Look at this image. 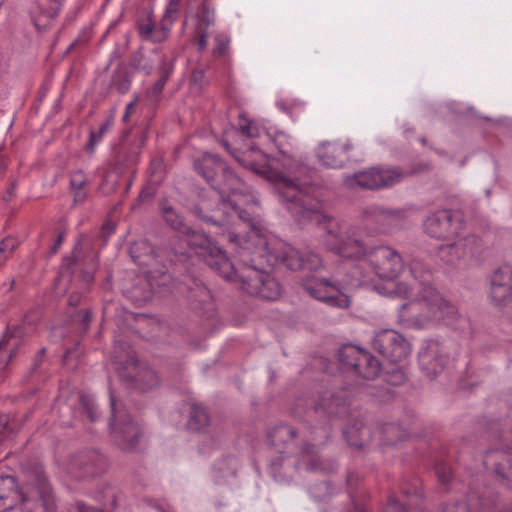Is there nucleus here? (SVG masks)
Masks as SVG:
<instances>
[{
    "label": "nucleus",
    "instance_id": "nucleus-1",
    "mask_svg": "<svg viewBox=\"0 0 512 512\" xmlns=\"http://www.w3.org/2000/svg\"><path fill=\"white\" fill-rule=\"evenodd\" d=\"M278 149L281 154L279 161L287 174H275V187L292 215L298 221L307 219L321 226L326 232L325 244L330 251L344 258L359 260L361 267L369 266L380 279L398 277L404 268L401 255L389 246H377L367 251L365 244L354 238L346 225L321 214L316 170L296 160L282 146Z\"/></svg>",
    "mask_w": 512,
    "mask_h": 512
},
{
    "label": "nucleus",
    "instance_id": "nucleus-2",
    "mask_svg": "<svg viewBox=\"0 0 512 512\" xmlns=\"http://www.w3.org/2000/svg\"><path fill=\"white\" fill-rule=\"evenodd\" d=\"M193 167L220 194L216 207L209 200L202 199L194 206V215L221 227L229 223L232 214H236L250 228V233L260 238L263 225L256 212L259 203L242 178L216 154H202L194 160Z\"/></svg>",
    "mask_w": 512,
    "mask_h": 512
},
{
    "label": "nucleus",
    "instance_id": "nucleus-3",
    "mask_svg": "<svg viewBox=\"0 0 512 512\" xmlns=\"http://www.w3.org/2000/svg\"><path fill=\"white\" fill-rule=\"evenodd\" d=\"M20 506L21 512H55V500L47 477L36 470L22 488L15 477L0 475V512Z\"/></svg>",
    "mask_w": 512,
    "mask_h": 512
},
{
    "label": "nucleus",
    "instance_id": "nucleus-4",
    "mask_svg": "<svg viewBox=\"0 0 512 512\" xmlns=\"http://www.w3.org/2000/svg\"><path fill=\"white\" fill-rule=\"evenodd\" d=\"M429 170L426 163H414L407 168L401 167H371L366 170L355 172L346 180L347 185L356 184L360 188L368 190H379L392 187L406 177L419 174Z\"/></svg>",
    "mask_w": 512,
    "mask_h": 512
},
{
    "label": "nucleus",
    "instance_id": "nucleus-5",
    "mask_svg": "<svg viewBox=\"0 0 512 512\" xmlns=\"http://www.w3.org/2000/svg\"><path fill=\"white\" fill-rule=\"evenodd\" d=\"M111 418L109 422L111 437L115 445L125 452H136L143 437L142 427L135 422L126 407L116 399L109 389Z\"/></svg>",
    "mask_w": 512,
    "mask_h": 512
},
{
    "label": "nucleus",
    "instance_id": "nucleus-6",
    "mask_svg": "<svg viewBox=\"0 0 512 512\" xmlns=\"http://www.w3.org/2000/svg\"><path fill=\"white\" fill-rule=\"evenodd\" d=\"M401 309H408L417 315V321H444L452 323L458 318V310L433 287L425 286L420 291L418 299L405 303Z\"/></svg>",
    "mask_w": 512,
    "mask_h": 512
},
{
    "label": "nucleus",
    "instance_id": "nucleus-7",
    "mask_svg": "<svg viewBox=\"0 0 512 512\" xmlns=\"http://www.w3.org/2000/svg\"><path fill=\"white\" fill-rule=\"evenodd\" d=\"M187 247L197 257L202 258L206 265L217 272L223 279L232 278L234 265L225 252L215 245L211 238L203 232L186 226L181 232Z\"/></svg>",
    "mask_w": 512,
    "mask_h": 512
},
{
    "label": "nucleus",
    "instance_id": "nucleus-8",
    "mask_svg": "<svg viewBox=\"0 0 512 512\" xmlns=\"http://www.w3.org/2000/svg\"><path fill=\"white\" fill-rule=\"evenodd\" d=\"M423 229L427 236L436 240L454 241L465 229L464 215L460 210H435L424 219Z\"/></svg>",
    "mask_w": 512,
    "mask_h": 512
},
{
    "label": "nucleus",
    "instance_id": "nucleus-9",
    "mask_svg": "<svg viewBox=\"0 0 512 512\" xmlns=\"http://www.w3.org/2000/svg\"><path fill=\"white\" fill-rule=\"evenodd\" d=\"M114 364L119 376L129 385L140 391H148L159 385L157 373L143 363H139L133 351H129L123 360L115 349Z\"/></svg>",
    "mask_w": 512,
    "mask_h": 512
},
{
    "label": "nucleus",
    "instance_id": "nucleus-10",
    "mask_svg": "<svg viewBox=\"0 0 512 512\" xmlns=\"http://www.w3.org/2000/svg\"><path fill=\"white\" fill-rule=\"evenodd\" d=\"M342 369L363 379H374L381 370L380 361L368 350L353 344H345L338 351Z\"/></svg>",
    "mask_w": 512,
    "mask_h": 512
},
{
    "label": "nucleus",
    "instance_id": "nucleus-11",
    "mask_svg": "<svg viewBox=\"0 0 512 512\" xmlns=\"http://www.w3.org/2000/svg\"><path fill=\"white\" fill-rule=\"evenodd\" d=\"M487 298L498 310H512V266L504 264L487 278Z\"/></svg>",
    "mask_w": 512,
    "mask_h": 512
},
{
    "label": "nucleus",
    "instance_id": "nucleus-12",
    "mask_svg": "<svg viewBox=\"0 0 512 512\" xmlns=\"http://www.w3.org/2000/svg\"><path fill=\"white\" fill-rule=\"evenodd\" d=\"M365 226L375 233L386 234L401 228L406 222L404 209H386L378 205H369L361 212Z\"/></svg>",
    "mask_w": 512,
    "mask_h": 512
},
{
    "label": "nucleus",
    "instance_id": "nucleus-13",
    "mask_svg": "<svg viewBox=\"0 0 512 512\" xmlns=\"http://www.w3.org/2000/svg\"><path fill=\"white\" fill-rule=\"evenodd\" d=\"M302 287L311 297L330 307L346 309L350 306V298L341 291L338 284L326 278H308L302 282Z\"/></svg>",
    "mask_w": 512,
    "mask_h": 512
},
{
    "label": "nucleus",
    "instance_id": "nucleus-14",
    "mask_svg": "<svg viewBox=\"0 0 512 512\" xmlns=\"http://www.w3.org/2000/svg\"><path fill=\"white\" fill-rule=\"evenodd\" d=\"M373 348L391 363L405 360L411 352L408 341L392 329L377 332L373 339Z\"/></svg>",
    "mask_w": 512,
    "mask_h": 512
},
{
    "label": "nucleus",
    "instance_id": "nucleus-15",
    "mask_svg": "<svg viewBox=\"0 0 512 512\" xmlns=\"http://www.w3.org/2000/svg\"><path fill=\"white\" fill-rule=\"evenodd\" d=\"M107 459L98 451H82L74 455L69 463V472L76 479H85L103 474Z\"/></svg>",
    "mask_w": 512,
    "mask_h": 512
},
{
    "label": "nucleus",
    "instance_id": "nucleus-16",
    "mask_svg": "<svg viewBox=\"0 0 512 512\" xmlns=\"http://www.w3.org/2000/svg\"><path fill=\"white\" fill-rule=\"evenodd\" d=\"M28 335V328L25 325L7 326L0 339V370L5 369L9 362L20 353Z\"/></svg>",
    "mask_w": 512,
    "mask_h": 512
},
{
    "label": "nucleus",
    "instance_id": "nucleus-17",
    "mask_svg": "<svg viewBox=\"0 0 512 512\" xmlns=\"http://www.w3.org/2000/svg\"><path fill=\"white\" fill-rule=\"evenodd\" d=\"M247 280H254L255 285L248 288V294L264 300H276L281 295V285L270 274L259 269H250L245 274Z\"/></svg>",
    "mask_w": 512,
    "mask_h": 512
},
{
    "label": "nucleus",
    "instance_id": "nucleus-18",
    "mask_svg": "<svg viewBox=\"0 0 512 512\" xmlns=\"http://www.w3.org/2000/svg\"><path fill=\"white\" fill-rule=\"evenodd\" d=\"M351 149L348 141H327L318 147L317 157L326 167L337 169L349 160Z\"/></svg>",
    "mask_w": 512,
    "mask_h": 512
},
{
    "label": "nucleus",
    "instance_id": "nucleus-19",
    "mask_svg": "<svg viewBox=\"0 0 512 512\" xmlns=\"http://www.w3.org/2000/svg\"><path fill=\"white\" fill-rule=\"evenodd\" d=\"M142 145V142L122 140L112 150V168L118 173H123L134 167L139 160Z\"/></svg>",
    "mask_w": 512,
    "mask_h": 512
},
{
    "label": "nucleus",
    "instance_id": "nucleus-20",
    "mask_svg": "<svg viewBox=\"0 0 512 512\" xmlns=\"http://www.w3.org/2000/svg\"><path fill=\"white\" fill-rule=\"evenodd\" d=\"M331 428L328 425L322 427H315L307 440L303 441L299 456L305 460L311 458V461L307 464V469L317 470L318 464L314 457L317 455L319 449L327 443L330 438Z\"/></svg>",
    "mask_w": 512,
    "mask_h": 512
},
{
    "label": "nucleus",
    "instance_id": "nucleus-21",
    "mask_svg": "<svg viewBox=\"0 0 512 512\" xmlns=\"http://www.w3.org/2000/svg\"><path fill=\"white\" fill-rule=\"evenodd\" d=\"M64 0H36L34 24L38 31H46L58 16Z\"/></svg>",
    "mask_w": 512,
    "mask_h": 512
},
{
    "label": "nucleus",
    "instance_id": "nucleus-22",
    "mask_svg": "<svg viewBox=\"0 0 512 512\" xmlns=\"http://www.w3.org/2000/svg\"><path fill=\"white\" fill-rule=\"evenodd\" d=\"M297 431L289 425H278L268 433V441L279 453L283 454L293 444Z\"/></svg>",
    "mask_w": 512,
    "mask_h": 512
},
{
    "label": "nucleus",
    "instance_id": "nucleus-23",
    "mask_svg": "<svg viewBox=\"0 0 512 512\" xmlns=\"http://www.w3.org/2000/svg\"><path fill=\"white\" fill-rule=\"evenodd\" d=\"M69 191L73 197L74 205H81L86 201L88 196V177L82 169L70 172Z\"/></svg>",
    "mask_w": 512,
    "mask_h": 512
},
{
    "label": "nucleus",
    "instance_id": "nucleus-24",
    "mask_svg": "<svg viewBox=\"0 0 512 512\" xmlns=\"http://www.w3.org/2000/svg\"><path fill=\"white\" fill-rule=\"evenodd\" d=\"M383 445H395L408 438V433L397 423H386L374 432Z\"/></svg>",
    "mask_w": 512,
    "mask_h": 512
},
{
    "label": "nucleus",
    "instance_id": "nucleus-25",
    "mask_svg": "<svg viewBox=\"0 0 512 512\" xmlns=\"http://www.w3.org/2000/svg\"><path fill=\"white\" fill-rule=\"evenodd\" d=\"M303 251H299L291 246L282 245L281 251L274 255V264H283L292 271L302 270Z\"/></svg>",
    "mask_w": 512,
    "mask_h": 512
},
{
    "label": "nucleus",
    "instance_id": "nucleus-26",
    "mask_svg": "<svg viewBox=\"0 0 512 512\" xmlns=\"http://www.w3.org/2000/svg\"><path fill=\"white\" fill-rule=\"evenodd\" d=\"M244 155L245 158H240L238 156H235V158L245 167L257 173H265L267 171L269 165L266 154L256 150L254 147H251L249 151L244 153Z\"/></svg>",
    "mask_w": 512,
    "mask_h": 512
},
{
    "label": "nucleus",
    "instance_id": "nucleus-27",
    "mask_svg": "<svg viewBox=\"0 0 512 512\" xmlns=\"http://www.w3.org/2000/svg\"><path fill=\"white\" fill-rule=\"evenodd\" d=\"M210 424V417L205 408L192 404L189 411L187 428L193 432H203Z\"/></svg>",
    "mask_w": 512,
    "mask_h": 512
},
{
    "label": "nucleus",
    "instance_id": "nucleus-28",
    "mask_svg": "<svg viewBox=\"0 0 512 512\" xmlns=\"http://www.w3.org/2000/svg\"><path fill=\"white\" fill-rule=\"evenodd\" d=\"M434 354L431 348L419 353V364L429 375H436L441 372L447 362L446 356L434 357Z\"/></svg>",
    "mask_w": 512,
    "mask_h": 512
},
{
    "label": "nucleus",
    "instance_id": "nucleus-29",
    "mask_svg": "<svg viewBox=\"0 0 512 512\" xmlns=\"http://www.w3.org/2000/svg\"><path fill=\"white\" fill-rule=\"evenodd\" d=\"M129 252L133 261L140 266L148 265L155 258L153 247L145 240L131 244Z\"/></svg>",
    "mask_w": 512,
    "mask_h": 512
},
{
    "label": "nucleus",
    "instance_id": "nucleus-30",
    "mask_svg": "<svg viewBox=\"0 0 512 512\" xmlns=\"http://www.w3.org/2000/svg\"><path fill=\"white\" fill-rule=\"evenodd\" d=\"M222 236L227 239V241L233 246L234 250L240 255L243 256L246 252L253 253V239L252 236L248 238L241 236L238 231L228 230L224 231Z\"/></svg>",
    "mask_w": 512,
    "mask_h": 512
},
{
    "label": "nucleus",
    "instance_id": "nucleus-31",
    "mask_svg": "<svg viewBox=\"0 0 512 512\" xmlns=\"http://www.w3.org/2000/svg\"><path fill=\"white\" fill-rule=\"evenodd\" d=\"M188 286L187 298L191 303L204 304L211 299V293L201 280L190 278L186 283Z\"/></svg>",
    "mask_w": 512,
    "mask_h": 512
},
{
    "label": "nucleus",
    "instance_id": "nucleus-32",
    "mask_svg": "<svg viewBox=\"0 0 512 512\" xmlns=\"http://www.w3.org/2000/svg\"><path fill=\"white\" fill-rule=\"evenodd\" d=\"M161 216L164 221L175 231L182 232L186 225L183 222V217L177 212V210L170 205L167 200H163L160 203Z\"/></svg>",
    "mask_w": 512,
    "mask_h": 512
},
{
    "label": "nucleus",
    "instance_id": "nucleus-33",
    "mask_svg": "<svg viewBox=\"0 0 512 512\" xmlns=\"http://www.w3.org/2000/svg\"><path fill=\"white\" fill-rule=\"evenodd\" d=\"M132 74L124 64H119L115 69L112 79L111 86H113L120 94L127 93L131 88Z\"/></svg>",
    "mask_w": 512,
    "mask_h": 512
},
{
    "label": "nucleus",
    "instance_id": "nucleus-34",
    "mask_svg": "<svg viewBox=\"0 0 512 512\" xmlns=\"http://www.w3.org/2000/svg\"><path fill=\"white\" fill-rule=\"evenodd\" d=\"M181 3H182V0H169L168 1L165 11H164V14L161 19V22H160L161 30L164 32L165 35L170 31L173 23L177 20V16L180 11Z\"/></svg>",
    "mask_w": 512,
    "mask_h": 512
},
{
    "label": "nucleus",
    "instance_id": "nucleus-35",
    "mask_svg": "<svg viewBox=\"0 0 512 512\" xmlns=\"http://www.w3.org/2000/svg\"><path fill=\"white\" fill-rule=\"evenodd\" d=\"M157 56L151 53V55H145L141 50L135 51L130 59V65L136 70L151 74L154 69V62Z\"/></svg>",
    "mask_w": 512,
    "mask_h": 512
},
{
    "label": "nucleus",
    "instance_id": "nucleus-36",
    "mask_svg": "<svg viewBox=\"0 0 512 512\" xmlns=\"http://www.w3.org/2000/svg\"><path fill=\"white\" fill-rule=\"evenodd\" d=\"M338 399L332 393H326L314 406L315 413L331 416L337 414Z\"/></svg>",
    "mask_w": 512,
    "mask_h": 512
},
{
    "label": "nucleus",
    "instance_id": "nucleus-37",
    "mask_svg": "<svg viewBox=\"0 0 512 512\" xmlns=\"http://www.w3.org/2000/svg\"><path fill=\"white\" fill-rule=\"evenodd\" d=\"M237 125L243 136L248 138H257L261 136V128H259L253 120H250L245 113L239 114Z\"/></svg>",
    "mask_w": 512,
    "mask_h": 512
},
{
    "label": "nucleus",
    "instance_id": "nucleus-38",
    "mask_svg": "<svg viewBox=\"0 0 512 512\" xmlns=\"http://www.w3.org/2000/svg\"><path fill=\"white\" fill-rule=\"evenodd\" d=\"M114 123V116L111 115L100 125L98 131H91L89 135V142L87 149L90 153H93L95 146L101 141L102 137L110 130Z\"/></svg>",
    "mask_w": 512,
    "mask_h": 512
},
{
    "label": "nucleus",
    "instance_id": "nucleus-39",
    "mask_svg": "<svg viewBox=\"0 0 512 512\" xmlns=\"http://www.w3.org/2000/svg\"><path fill=\"white\" fill-rule=\"evenodd\" d=\"M79 403L91 422H95L99 419L100 412L91 395L81 393L79 395Z\"/></svg>",
    "mask_w": 512,
    "mask_h": 512
},
{
    "label": "nucleus",
    "instance_id": "nucleus-40",
    "mask_svg": "<svg viewBox=\"0 0 512 512\" xmlns=\"http://www.w3.org/2000/svg\"><path fill=\"white\" fill-rule=\"evenodd\" d=\"M153 54L157 56V60L160 61V65L158 68L159 78L157 80L162 81L164 84H166L173 73L174 63L172 60L158 53L156 50H153Z\"/></svg>",
    "mask_w": 512,
    "mask_h": 512
},
{
    "label": "nucleus",
    "instance_id": "nucleus-41",
    "mask_svg": "<svg viewBox=\"0 0 512 512\" xmlns=\"http://www.w3.org/2000/svg\"><path fill=\"white\" fill-rule=\"evenodd\" d=\"M230 50V38L226 34L215 35V47L212 54L217 59H227Z\"/></svg>",
    "mask_w": 512,
    "mask_h": 512
},
{
    "label": "nucleus",
    "instance_id": "nucleus-42",
    "mask_svg": "<svg viewBox=\"0 0 512 512\" xmlns=\"http://www.w3.org/2000/svg\"><path fill=\"white\" fill-rule=\"evenodd\" d=\"M18 244V241L13 237H6L0 241V268H2L13 255Z\"/></svg>",
    "mask_w": 512,
    "mask_h": 512
},
{
    "label": "nucleus",
    "instance_id": "nucleus-43",
    "mask_svg": "<svg viewBox=\"0 0 512 512\" xmlns=\"http://www.w3.org/2000/svg\"><path fill=\"white\" fill-rule=\"evenodd\" d=\"M250 269H256V268L254 266H252V265H246V264L242 268H240V269H235L234 268V273L232 275V278H229V279H226V280L227 281H231V282L238 281L240 283V288L244 292H246L248 294V288L251 285H255L254 280H250V279L247 280L246 277H245V274Z\"/></svg>",
    "mask_w": 512,
    "mask_h": 512
},
{
    "label": "nucleus",
    "instance_id": "nucleus-44",
    "mask_svg": "<svg viewBox=\"0 0 512 512\" xmlns=\"http://www.w3.org/2000/svg\"><path fill=\"white\" fill-rule=\"evenodd\" d=\"M369 432L370 429L365 426H362L360 429H356L355 427H349L344 430V436L349 446L360 449L364 447V442L362 439H355L356 434L359 433L363 437L364 434H367Z\"/></svg>",
    "mask_w": 512,
    "mask_h": 512
},
{
    "label": "nucleus",
    "instance_id": "nucleus-45",
    "mask_svg": "<svg viewBox=\"0 0 512 512\" xmlns=\"http://www.w3.org/2000/svg\"><path fill=\"white\" fill-rule=\"evenodd\" d=\"M303 260V268L304 270L308 271H317L320 269L323 265L322 258L319 256V254L314 253L310 250H304L302 255Z\"/></svg>",
    "mask_w": 512,
    "mask_h": 512
},
{
    "label": "nucleus",
    "instance_id": "nucleus-46",
    "mask_svg": "<svg viewBox=\"0 0 512 512\" xmlns=\"http://www.w3.org/2000/svg\"><path fill=\"white\" fill-rule=\"evenodd\" d=\"M20 427L6 414L0 413V437H7L18 433Z\"/></svg>",
    "mask_w": 512,
    "mask_h": 512
},
{
    "label": "nucleus",
    "instance_id": "nucleus-47",
    "mask_svg": "<svg viewBox=\"0 0 512 512\" xmlns=\"http://www.w3.org/2000/svg\"><path fill=\"white\" fill-rule=\"evenodd\" d=\"M154 24L148 19L146 22L140 23L138 25L139 35L145 40H152L154 42L160 41V38H157L154 34Z\"/></svg>",
    "mask_w": 512,
    "mask_h": 512
},
{
    "label": "nucleus",
    "instance_id": "nucleus-48",
    "mask_svg": "<svg viewBox=\"0 0 512 512\" xmlns=\"http://www.w3.org/2000/svg\"><path fill=\"white\" fill-rule=\"evenodd\" d=\"M435 473L442 484L450 482L452 477V469L446 463H438L435 467Z\"/></svg>",
    "mask_w": 512,
    "mask_h": 512
},
{
    "label": "nucleus",
    "instance_id": "nucleus-49",
    "mask_svg": "<svg viewBox=\"0 0 512 512\" xmlns=\"http://www.w3.org/2000/svg\"><path fill=\"white\" fill-rule=\"evenodd\" d=\"M165 86L166 84H164L162 81L156 80L155 83L147 89V97L152 101H159Z\"/></svg>",
    "mask_w": 512,
    "mask_h": 512
},
{
    "label": "nucleus",
    "instance_id": "nucleus-50",
    "mask_svg": "<svg viewBox=\"0 0 512 512\" xmlns=\"http://www.w3.org/2000/svg\"><path fill=\"white\" fill-rule=\"evenodd\" d=\"M191 83L199 88H203L206 85L205 69L202 67H196L192 70Z\"/></svg>",
    "mask_w": 512,
    "mask_h": 512
},
{
    "label": "nucleus",
    "instance_id": "nucleus-51",
    "mask_svg": "<svg viewBox=\"0 0 512 512\" xmlns=\"http://www.w3.org/2000/svg\"><path fill=\"white\" fill-rule=\"evenodd\" d=\"M494 471L496 474L502 476L505 479H512V466L511 461L509 459L505 460L504 463H496L494 467Z\"/></svg>",
    "mask_w": 512,
    "mask_h": 512
},
{
    "label": "nucleus",
    "instance_id": "nucleus-52",
    "mask_svg": "<svg viewBox=\"0 0 512 512\" xmlns=\"http://www.w3.org/2000/svg\"><path fill=\"white\" fill-rule=\"evenodd\" d=\"M439 512H473L466 503L455 502L452 504H446L442 507Z\"/></svg>",
    "mask_w": 512,
    "mask_h": 512
},
{
    "label": "nucleus",
    "instance_id": "nucleus-53",
    "mask_svg": "<svg viewBox=\"0 0 512 512\" xmlns=\"http://www.w3.org/2000/svg\"><path fill=\"white\" fill-rule=\"evenodd\" d=\"M383 512H408V510L396 498L390 497Z\"/></svg>",
    "mask_w": 512,
    "mask_h": 512
},
{
    "label": "nucleus",
    "instance_id": "nucleus-54",
    "mask_svg": "<svg viewBox=\"0 0 512 512\" xmlns=\"http://www.w3.org/2000/svg\"><path fill=\"white\" fill-rule=\"evenodd\" d=\"M46 354V349L41 348L37 354L34 357L33 364H32V371H36L42 364Z\"/></svg>",
    "mask_w": 512,
    "mask_h": 512
},
{
    "label": "nucleus",
    "instance_id": "nucleus-55",
    "mask_svg": "<svg viewBox=\"0 0 512 512\" xmlns=\"http://www.w3.org/2000/svg\"><path fill=\"white\" fill-rule=\"evenodd\" d=\"M64 239H65V231L63 230L58 233L56 239L54 240V243L50 249L51 254H56L59 251Z\"/></svg>",
    "mask_w": 512,
    "mask_h": 512
},
{
    "label": "nucleus",
    "instance_id": "nucleus-56",
    "mask_svg": "<svg viewBox=\"0 0 512 512\" xmlns=\"http://www.w3.org/2000/svg\"><path fill=\"white\" fill-rule=\"evenodd\" d=\"M396 286H397V290L395 291V293L398 296H400L402 298H407L411 295V289L405 283H398Z\"/></svg>",
    "mask_w": 512,
    "mask_h": 512
},
{
    "label": "nucleus",
    "instance_id": "nucleus-57",
    "mask_svg": "<svg viewBox=\"0 0 512 512\" xmlns=\"http://www.w3.org/2000/svg\"><path fill=\"white\" fill-rule=\"evenodd\" d=\"M197 45H198V50L199 51H204L207 46H208V41H207V33L206 31H201L198 36H197Z\"/></svg>",
    "mask_w": 512,
    "mask_h": 512
},
{
    "label": "nucleus",
    "instance_id": "nucleus-58",
    "mask_svg": "<svg viewBox=\"0 0 512 512\" xmlns=\"http://www.w3.org/2000/svg\"><path fill=\"white\" fill-rule=\"evenodd\" d=\"M135 104H136V101L134 100V101L129 102L126 105L125 112H124L123 117H122V120L124 122L128 121V119H129V117H130V115H131V113H132V111H133V109L135 107Z\"/></svg>",
    "mask_w": 512,
    "mask_h": 512
},
{
    "label": "nucleus",
    "instance_id": "nucleus-59",
    "mask_svg": "<svg viewBox=\"0 0 512 512\" xmlns=\"http://www.w3.org/2000/svg\"><path fill=\"white\" fill-rule=\"evenodd\" d=\"M499 452L496 451V450H490V451H487L486 454H485V458H484V464L486 466H491L492 465V461L493 459L495 458L496 455H498Z\"/></svg>",
    "mask_w": 512,
    "mask_h": 512
},
{
    "label": "nucleus",
    "instance_id": "nucleus-60",
    "mask_svg": "<svg viewBox=\"0 0 512 512\" xmlns=\"http://www.w3.org/2000/svg\"><path fill=\"white\" fill-rule=\"evenodd\" d=\"M78 512H102L100 509L86 506L84 503H77Z\"/></svg>",
    "mask_w": 512,
    "mask_h": 512
},
{
    "label": "nucleus",
    "instance_id": "nucleus-61",
    "mask_svg": "<svg viewBox=\"0 0 512 512\" xmlns=\"http://www.w3.org/2000/svg\"><path fill=\"white\" fill-rule=\"evenodd\" d=\"M82 322L87 327L91 321L92 315L88 310L81 311Z\"/></svg>",
    "mask_w": 512,
    "mask_h": 512
},
{
    "label": "nucleus",
    "instance_id": "nucleus-62",
    "mask_svg": "<svg viewBox=\"0 0 512 512\" xmlns=\"http://www.w3.org/2000/svg\"><path fill=\"white\" fill-rule=\"evenodd\" d=\"M80 301V295L77 294V293H72L70 296H69V299H68V303L69 305L71 306H76L78 305Z\"/></svg>",
    "mask_w": 512,
    "mask_h": 512
},
{
    "label": "nucleus",
    "instance_id": "nucleus-63",
    "mask_svg": "<svg viewBox=\"0 0 512 512\" xmlns=\"http://www.w3.org/2000/svg\"><path fill=\"white\" fill-rule=\"evenodd\" d=\"M350 512H366V510L363 506L354 505Z\"/></svg>",
    "mask_w": 512,
    "mask_h": 512
},
{
    "label": "nucleus",
    "instance_id": "nucleus-64",
    "mask_svg": "<svg viewBox=\"0 0 512 512\" xmlns=\"http://www.w3.org/2000/svg\"><path fill=\"white\" fill-rule=\"evenodd\" d=\"M458 245H459V243H457V242H453L452 244H450V245L448 246V248H449L450 250H453V249H456V248L458 247Z\"/></svg>",
    "mask_w": 512,
    "mask_h": 512
}]
</instances>
